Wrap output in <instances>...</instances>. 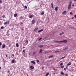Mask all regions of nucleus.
<instances>
[{
  "label": "nucleus",
  "instance_id": "4c0bfd02",
  "mask_svg": "<svg viewBox=\"0 0 76 76\" xmlns=\"http://www.w3.org/2000/svg\"><path fill=\"white\" fill-rule=\"evenodd\" d=\"M2 17L3 18H5V15H3Z\"/></svg>",
  "mask_w": 76,
  "mask_h": 76
},
{
  "label": "nucleus",
  "instance_id": "4be33fe9",
  "mask_svg": "<svg viewBox=\"0 0 76 76\" xmlns=\"http://www.w3.org/2000/svg\"><path fill=\"white\" fill-rule=\"evenodd\" d=\"M11 63H15V60H13L12 61Z\"/></svg>",
  "mask_w": 76,
  "mask_h": 76
},
{
  "label": "nucleus",
  "instance_id": "cd10ccee",
  "mask_svg": "<svg viewBox=\"0 0 76 76\" xmlns=\"http://www.w3.org/2000/svg\"><path fill=\"white\" fill-rule=\"evenodd\" d=\"M65 56L64 57L61 58V59H64V58H65Z\"/></svg>",
  "mask_w": 76,
  "mask_h": 76
},
{
  "label": "nucleus",
  "instance_id": "69168bd1",
  "mask_svg": "<svg viewBox=\"0 0 76 76\" xmlns=\"http://www.w3.org/2000/svg\"><path fill=\"white\" fill-rule=\"evenodd\" d=\"M72 60H73V59H72Z\"/></svg>",
  "mask_w": 76,
  "mask_h": 76
},
{
  "label": "nucleus",
  "instance_id": "9b49d317",
  "mask_svg": "<svg viewBox=\"0 0 76 76\" xmlns=\"http://www.w3.org/2000/svg\"><path fill=\"white\" fill-rule=\"evenodd\" d=\"M51 6L52 9H53V8H54V7H53V3H51Z\"/></svg>",
  "mask_w": 76,
  "mask_h": 76
},
{
  "label": "nucleus",
  "instance_id": "052dcab7",
  "mask_svg": "<svg viewBox=\"0 0 76 76\" xmlns=\"http://www.w3.org/2000/svg\"><path fill=\"white\" fill-rule=\"evenodd\" d=\"M27 76H28V74H27Z\"/></svg>",
  "mask_w": 76,
  "mask_h": 76
},
{
  "label": "nucleus",
  "instance_id": "13d9d810",
  "mask_svg": "<svg viewBox=\"0 0 76 76\" xmlns=\"http://www.w3.org/2000/svg\"><path fill=\"white\" fill-rule=\"evenodd\" d=\"M35 52H34V54H35Z\"/></svg>",
  "mask_w": 76,
  "mask_h": 76
},
{
  "label": "nucleus",
  "instance_id": "a878e982",
  "mask_svg": "<svg viewBox=\"0 0 76 76\" xmlns=\"http://www.w3.org/2000/svg\"><path fill=\"white\" fill-rule=\"evenodd\" d=\"M64 65H63L61 66V68H64Z\"/></svg>",
  "mask_w": 76,
  "mask_h": 76
},
{
  "label": "nucleus",
  "instance_id": "4468645a",
  "mask_svg": "<svg viewBox=\"0 0 76 76\" xmlns=\"http://www.w3.org/2000/svg\"><path fill=\"white\" fill-rule=\"evenodd\" d=\"M31 63H33V64H36L35 62L33 61H31Z\"/></svg>",
  "mask_w": 76,
  "mask_h": 76
},
{
  "label": "nucleus",
  "instance_id": "6ab92c4d",
  "mask_svg": "<svg viewBox=\"0 0 76 76\" xmlns=\"http://www.w3.org/2000/svg\"><path fill=\"white\" fill-rule=\"evenodd\" d=\"M16 46L17 47H19V44L18 43L16 44Z\"/></svg>",
  "mask_w": 76,
  "mask_h": 76
},
{
  "label": "nucleus",
  "instance_id": "dca6fc26",
  "mask_svg": "<svg viewBox=\"0 0 76 76\" xmlns=\"http://www.w3.org/2000/svg\"><path fill=\"white\" fill-rule=\"evenodd\" d=\"M14 16L15 17H17V16H18V14H17L16 13H15L14 14Z\"/></svg>",
  "mask_w": 76,
  "mask_h": 76
},
{
  "label": "nucleus",
  "instance_id": "58836bf2",
  "mask_svg": "<svg viewBox=\"0 0 76 76\" xmlns=\"http://www.w3.org/2000/svg\"><path fill=\"white\" fill-rule=\"evenodd\" d=\"M2 45V43H1V42H0V45L1 46Z\"/></svg>",
  "mask_w": 76,
  "mask_h": 76
},
{
  "label": "nucleus",
  "instance_id": "4d7b16f0",
  "mask_svg": "<svg viewBox=\"0 0 76 76\" xmlns=\"http://www.w3.org/2000/svg\"><path fill=\"white\" fill-rule=\"evenodd\" d=\"M23 48H25V47H24Z\"/></svg>",
  "mask_w": 76,
  "mask_h": 76
},
{
  "label": "nucleus",
  "instance_id": "f8f14e48",
  "mask_svg": "<svg viewBox=\"0 0 76 76\" xmlns=\"http://www.w3.org/2000/svg\"><path fill=\"white\" fill-rule=\"evenodd\" d=\"M5 47H6V45L5 44H3L2 46V48H5Z\"/></svg>",
  "mask_w": 76,
  "mask_h": 76
},
{
  "label": "nucleus",
  "instance_id": "e2e57ef3",
  "mask_svg": "<svg viewBox=\"0 0 76 76\" xmlns=\"http://www.w3.org/2000/svg\"><path fill=\"white\" fill-rule=\"evenodd\" d=\"M12 58H13V57H12Z\"/></svg>",
  "mask_w": 76,
  "mask_h": 76
},
{
  "label": "nucleus",
  "instance_id": "c756f323",
  "mask_svg": "<svg viewBox=\"0 0 76 76\" xmlns=\"http://www.w3.org/2000/svg\"><path fill=\"white\" fill-rule=\"evenodd\" d=\"M25 9H28V7H27V6H24Z\"/></svg>",
  "mask_w": 76,
  "mask_h": 76
},
{
  "label": "nucleus",
  "instance_id": "0eeeda50",
  "mask_svg": "<svg viewBox=\"0 0 76 76\" xmlns=\"http://www.w3.org/2000/svg\"><path fill=\"white\" fill-rule=\"evenodd\" d=\"M38 27L35 28L34 30V32H36L37 31H38Z\"/></svg>",
  "mask_w": 76,
  "mask_h": 76
},
{
  "label": "nucleus",
  "instance_id": "9d476101",
  "mask_svg": "<svg viewBox=\"0 0 76 76\" xmlns=\"http://www.w3.org/2000/svg\"><path fill=\"white\" fill-rule=\"evenodd\" d=\"M53 57H54V56H53V55L50 56L48 57V58H53Z\"/></svg>",
  "mask_w": 76,
  "mask_h": 76
},
{
  "label": "nucleus",
  "instance_id": "680f3d73",
  "mask_svg": "<svg viewBox=\"0 0 76 76\" xmlns=\"http://www.w3.org/2000/svg\"><path fill=\"white\" fill-rule=\"evenodd\" d=\"M73 76V75H71V76Z\"/></svg>",
  "mask_w": 76,
  "mask_h": 76
},
{
  "label": "nucleus",
  "instance_id": "c85d7f7f",
  "mask_svg": "<svg viewBox=\"0 0 76 76\" xmlns=\"http://www.w3.org/2000/svg\"><path fill=\"white\" fill-rule=\"evenodd\" d=\"M39 61L38 60H37V63H39Z\"/></svg>",
  "mask_w": 76,
  "mask_h": 76
},
{
  "label": "nucleus",
  "instance_id": "a211bd4d",
  "mask_svg": "<svg viewBox=\"0 0 76 76\" xmlns=\"http://www.w3.org/2000/svg\"><path fill=\"white\" fill-rule=\"evenodd\" d=\"M70 65H71V62H69V63L67 64V66H70Z\"/></svg>",
  "mask_w": 76,
  "mask_h": 76
},
{
  "label": "nucleus",
  "instance_id": "473e14b6",
  "mask_svg": "<svg viewBox=\"0 0 76 76\" xmlns=\"http://www.w3.org/2000/svg\"><path fill=\"white\" fill-rule=\"evenodd\" d=\"M70 15H73V13L72 12H71L70 13Z\"/></svg>",
  "mask_w": 76,
  "mask_h": 76
},
{
  "label": "nucleus",
  "instance_id": "3c124183",
  "mask_svg": "<svg viewBox=\"0 0 76 76\" xmlns=\"http://www.w3.org/2000/svg\"><path fill=\"white\" fill-rule=\"evenodd\" d=\"M6 56L7 57V54L6 55Z\"/></svg>",
  "mask_w": 76,
  "mask_h": 76
},
{
  "label": "nucleus",
  "instance_id": "49530a36",
  "mask_svg": "<svg viewBox=\"0 0 76 76\" xmlns=\"http://www.w3.org/2000/svg\"><path fill=\"white\" fill-rule=\"evenodd\" d=\"M23 51L24 52H25V50H23Z\"/></svg>",
  "mask_w": 76,
  "mask_h": 76
},
{
  "label": "nucleus",
  "instance_id": "5fc2aeb1",
  "mask_svg": "<svg viewBox=\"0 0 76 76\" xmlns=\"http://www.w3.org/2000/svg\"><path fill=\"white\" fill-rule=\"evenodd\" d=\"M1 66H0V70H1Z\"/></svg>",
  "mask_w": 76,
  "mask_h": 76
},
{
  "label": "nucleus",
  "instance_id": "6e6d98bb",
  "mask_svg": "<svg viewBox=\"0 0 76 76\" xmlns=\"http://www.w3.org/2000/svg\"><path fill=\"white\" fill-rule=\"evenodd\" d=\"M75 1H76V0H74Z\"/></svg>",
  "mask_w": 76,
  "mask_h": 76
},
{
  "label": "nucleus",
  "instance_id": "2eb2a0df",
  "mask_svg": "<svg viewBox=\"0 0 76 76\" xmlns=\"http://www.w3.org/2000/svg\"><path fill=\"white\" fill-rule=\"evenodd\" d=\"M43 47H44L43 45H40L39 46V48H42Z\"/></svg>",
  "mask_w": 76,
  "mask_h": 76
},
{
  "label": "nucleus",
  "instance_id": "1a4fd4ad",
  "mask_svg": "<svg viewBox=\"0 0 76 76\" xmlns=\"http://www.w3.org/2000/svg\"><path fill=\"white\" fill-rule=\"evenodd\" d=\"M58 7H56L55 8V10L57 11L58 10Z\"/></svg>",
  "mask_w": 76,
  "mask_h": 76
},
{
  "label": "nucleus",
  "instance_id": "39448f33",
  "mask_svg": "<svg viewBox=\"0 0 76 76\" xmlns=\"http://www.w3.org/2000/svg\"><path fill=\"white\" fill-rule=\"evenodd\" d=\"M35 23V20H33L31 21V24H34Z\"/></svg>",
  "mask_w": 76,
  "mask_h": 76
},
{
  "label": "nucleus",
  "instance_id": "412c9836",
  "mask_svg": "<svg viewBox=\"0 0 76 76\" xmlns=\"http://www.w3.org/2000/svg\"><path fill=\"white\" fill-rule=\"evenodd\" d=\"M62 34H64V32H62V33H60V34H59L60 35H62Z\"/></svg>",
  "mask_w": 76,
  "mask_h": 76
},
{
  "label": "nucleus",
  "instance_id": "6e6552de",
  "mask_svg": "<svg viewBox=\"0 0 76 76\" xmlns=\"http://www.w3.org/2000/svg\"><path fill=\"white\" fill-rule=\"evenodd\" d=\"M29 68L32 70H33L34 69V67H33V66H30Z\"/></svg>",
  "mask_w": 76,
  "mask_h": 76
},
{
  "label": "nucleus",
  "instance_id": "ddd939ff",
  "mask_svg": "<svg viewBox=\"0 0 76 76\" xmlns=\"http://www.w3.org/2000/svg\"><path fill=\"white\" fill-rule=\"evenodd\" d=\"M42 49H41L40 50V51L39 52V53H42Z\"/></svg>",
  "mask_w": 76,
  "mask_h": 76
},
{
  "label": "nucleus",
  "instance_id": "7ed1b4c3",
  "mask_svg": "<svg viewBox=\"0 0 76 76\" xmlns=\"http://www.w3.org/2000/svg\"><path fill=\"white\" fill-rule=\"evenodd\" d=\"M4 25H7L9 24V21H7L6 22L4 23Z\"/></svg>",
  "mask_w": 76,
  "mask_h": 76
},
{
  "label": "nucleus",
  "instance_id": "c03bdc74",
  "mask_svg": "<svg viewBox=\"0 0 76 76\" xmlns=\"http://www.w3.org/2000/svg\"><path fill=\"white\" fill-rule=\"evenodd\" d=\"M21 24H23V23L22 22H21Z\"/></svg>",
  "mask_w": 76,
  "mask_h": 76
},
{
  "label": "nucleus",
  "instance_id": "2f4dec72",
  "mask_svg": "<svg viewBox=\"0 0 76 76\" xmlns=\"http://www.w3.org/2000/svg\"><path fill=\"white\" fill-rule=\"evenodd\" d=\"M3 3V1L1 0H0V3Z\"/></svg>",
  "mask_w": 76,
  "mask_h": 76
},
{
  "label": "nucleus",
  "instance_id": "e433bc0d",
  "mask_svg": "<svg viewBox=\"0 0 76 76\" xmlns=\"http://www.w3.org/2000/svg\"><path fill=\"white\" fill-rule=\"evenodd\" d=\"M62 65H63V63H61L60 64V66H62Z\"/></svg>",
  "mask_w": 76,
  "mask_h": 76
},
{
  "label": "nucleus",
  "instance_id": "09e8293b",
  "mask_svg": "<svg viewBox=\"0 0 76 76\" xmlns=\"http://www.w3.org/2000/svg\"><path fill=\"white\" fill-rule=\"evenodd\" d=\"M75 18H76V15H75Z\"/></svg>",
  "mask_w": 76,
  "mask_h": 76
},
{
  "label": "nucleus",
  "instance_id": "5701e85b",
  "mask_svg": "<svg viewBox=\"0 0 76 76\" xmlns=\"http://www.w3.org/2000/svg\"><path fill=\"white\" fill-rule=\"evenodd\" d=\"M4 27L3 26H1V29H4Z\"/></svg>",
  "mask_w": 76,
  "mask_h": 76
},
{
  "label": "nucleus",
  "instance_id": "0e129e2a",
  "mask_svg": "<svg viewBox=\"0 0 76 76\" xmlns=\"http://www.w3.org/2000/svg\"><path fill=\"white\" fill-rule=\"evenodd\" d=\"M27 0L28 1V0Z\"/></svg>",
  "mask_w": 76,
  "mask_h": 76
},
{
  "label": "nucleus",
  "instance_id": "ea45409f",
  "mask_svg": "<svg viewBox=\"0 0 76 76\" xmlns=\"http://www.w3.org/2000/svg\"><path fill=\"white\" fill-rule=\"evenodd\" d=\"M64 70H65V71H66V68H64Z\"/></svg>",
  "mask_w": 76,
  "mask_h": 76
},
{
  "label": "nucleus",
  "instance_id": "c9c22d12",
  "mask_svg": "<svg viewBox=\"0 0 76 76\" xmlns=\"http://www.w3.org/2000/svg\"><path fill=\"white\" fill-rule=\"evenodd\" d=\"M22 16H21L20 17V19L21 20L22 19Z\"/></svg>",
  "mask_w": 76,
  "mask_h": 76
},
{
  "label": "nucleus",
  "instance_id": "de8ad7c7",
  "mask_svg": "<svg viewBox=\"0 0 76 76\" xmlns=\"http://www.w3.org/2000/svg\"><path fill=\"white\" fill-rule=\"evenodd\" d=\"M72 7H73V6H74V4H72Z\"/></svg>",
  "mask_w": 76,
  "mask_h": 76
},
{
  "label": "nucleus",
  "instance_id": "f257e3e1",
  "mask_svg": "<svg viewBox=\"0 0 76 76\" xmlns=\"http://www.w3.org/2000/svg\"><path fill=\"white\" fill-rule=\"evenodd\" d=\"M72 1H71L69 2V4L68 5V9L69 10H70V8H71V5H72Z\"/></svg>",
  "mask_w": 76,
  "mask_h": 76
},
{
  "label": "nucleus",
  "instance_id": "bf43d9fd",
  "mask_svg": "<svg viewBox=\"0 0 76 76\" xmlns=\"http://www.w3.org/2000/svg\"><path fill=\"white\" fill-rule=\"evenodd\" d=\"M22 30H23V28H22Z\"/></svg>",
  "mask_w": 76,
  "mask_h": 76
},
{
  "label": "nucleus",
  "instance_id": "864d4df0",
  "mask_svg": "<svg viewBox=\"0 0 76 76\" xmlns=\"http://www.w3.org/2000/svg\"><path fill=\"white\" fill-rule=\"evenodd\" d=\"M53 70H55V71H56V69H54V68L53 69Z\"/></svg>",
  "mask_w": 76,
  "mask_h": 76
},
{
  "label": "nucleus",
  "instance_id": "bb28decb",
  "mask_svg": "<svg viewBox=\"0 0 76 76\" xmlns=\"http://www.w3.org/2000/svg\"><path fill=\"white\" fill-rule=\"evenodd\" d=\"M67 48H68V47H67L66 48H65V49H64V50H67Z\"/></svg>",
  "mask_w": 76,
  "mask_h": 76
},
{
  "label": "nucleus",
  "instance_id": "f3484780",
  "mask_svg": "<svg viewBox=\"0 0 76 76\" xmlns=\"http://www.w3.org/2000/svg\"><path fill=\"white\" fill-rule=\"evenodd\" d=\"M44 15V12L43 11L40 14L41 15Z\"/></svg>",
  "mask_w": 76,
  "mask_h": 76
},
{
  "label": "nucleus",
  "instance_id": "72a5a7b5",
  "mask_svg": "<svg viewBox=\"0 0 76 76\" xmlns=\"http://www.w3.org/2000/svg\"><path fill=\"white\" fill-rule=\"evenodd\" d=\"M42 39V38L41 37L40 38H39V40L40 41V40H41Z\"/></svg>",
  "mask_w": 76,
  "mask_h": 76
},
{
  "label": "nucleus",
  "instance_id": "b1692460",
  "mask_svg": "<svg viewBox=\"0 0 76 76\" xmlns=\"http://www.w3.org/2000/svg\"><path fill=\"white\" fill-rule=\"evenodd\" d=\"M61 75H64V73H63V71H61Z\"/></svg>",
  "mask_w": 76,
  "mask_h": 76
},
{
  "label": "nucleus",
  "instance_id": "393cba45",
  "mask_svg": "<svg viewBox=\"0 0 76 76\" xmlns=\"http://www.w3.org/2000/svg\"><path fill=\"white\" fill-rule=\"evenodd\" d=\"M49 75V73H47L45 75L46 76H48V75Z\"/></svg>",
  "mask_w": 76,
  "mask_h": 76
},
{
  "label": "nucleus",
  "instance_id": "423d86ee",
  "mask_svg": "<svg viewBox=\"0 0 76 76\" xmlns=\"http://www.w3.org/2000/svg\"><path fill=\"white\" fill-rule=\"evenodd\" d=\"M32 17H33V18H34V17H35V15H30L29 16V18H32Z\"/></svg>",
  "mask_w": 76,
  "mask_h": 76
},
{
  "label": "nucleus",
  "instance_id": "79ce46f5",
  "mask_svg": "<svg viewBox=\"0 0 76 76\" xmlns=\"http://www.w3.org/2000/svg\"><path fill=\"white\" fill-rule=\"evenodd\" d=\"M12 56H13V57H14V56H15V55L12 54Z\"/></svg>",
  "mask_w": 76,
  "mask_h": 76
},
{
  "label": "nucleus",
  "instance_id": "7c9ffc66",
  "mask_svg": "<svg viewBox=\"0 0 76 76\" xmlns=\"http://www.w3.org/2000/svg\"><path fill=\"white\" fill-rule=\"evenodd\" d=\"M55 52L56 53H58V52H59V51H58V50H56V51H55Z\"/></svg>",
  "mask_w": 76,
  "mask_h": 76
},
{
  "label": "nucleus",
  "instance_id": "8fccbe9b",
  "mask_svg": "<svg viewBox=\"0 0 76 76\" xmlns=\"http://www.w3.org/2000/svg\"><path fill=\"white\" fill-rule=\"evenodd\" d=\"M74 19V17H73L72 18V19Z\"/></svg>",
  "mask_w": 76,
  "mask_h": 76
},
{
  "label": "nucleus",
  "instance_id": "20e7f679",
  "mask_svg": "<svg viewBox=\"0 0 76 76\" xmlns=\"http://www.w3.org/2000/svg\"><path fill=\"white\" fill-rule=\"evenodd\" d=\"M67 13V11H64L62 13V15H66Z\"/></svg>",
  "mask_w": 76,
  "mask_h": 76
},
{
  "label": "nucleus",
  "instance_id": "f03ea898",
  "mask_svg": "<svg viewBox=\"0 0 76 76\" xmlns=\"http://www.w3.org/2000/svg\"><path fill=\"white\" fill-rule=\"evenodd\" d=\"M55 42H64V43H66L67 42V41L66 40H63L61 41H55Z\"/></svg>",
  "mask_w": 76,
  "mask_h": 76
},
{
  "label": "nucleus",
  "instance_id": "a18cd8bd",
  "mask_svg": "<svg viewBox=\"0 0 76 76\" xmlns=\"http://www.w3.org/2000/svg\"><path fill=\"white\" fill-rule=\"evenodd\" d=\"M11 47V46L9 45V46H8V47H9V48H10V47Z\"/></svg>",
  "mask_w": 76,
  "mask_h": 76
},
{
  "label": "nucleus",
  "instance_id": "603ef678",
  "mask_svg": "<svg viewBox=\"0 0 76 76\" xmlns=\"http://www.w3.org/2000/svg\"><path fill=\"white\" fill-rule=\"evenodd\" d=\"M8 72L9 73H10V71L8 70Z\"/></svg>",
  "mask_w": 76,
  "mask_h": 76
},
{
  "label": "nucleus",
  "instance_id": "a19ab883",
  "mask_svg": "<svg viewBox=\"0 0 76 76\" xmlns=\"http://www.w3.org/2000/svg\"><path fill=\"white\" fill-rule=\"evenodd\" d=\"M65 76H68V75H67V74H66L65 75Z\"/></svg>",
  "mask_w": 76,
  "mask_h": 76
},
{
  "label": "nucleus",
  "instance_id": "37998d69",
  "mask_svg": "<svg viewBox=\"0 0 76 76\" xmlns=\"http://www.w3.org/2000/svg\"><path fill=\"white\" fill-rule=\"evenodd\" d=\"M66 69H68V66H66Z\"/></svg>",
  "mask_w": 76,
  "mask_h": 76
},
{
  "label": "nucleus",
  "instance_id": "f704fd0d",
  "mask_svg": "<svg viewBox=\"0 0 76 76\" xmlns=\"http://www.w3.org/2000/svg\"><path fill=\"white\" fill-rule=\"evenodd\" d=\"M26 43H28V40H26Z\"/></svg>",
  "mask_w": 76,
  "mask_h": 76
},
{
  "label": "nucleus",
  "instance_id": "aec40b11",
  "mask_svg": "<svg viewBox=\"0 0 76 76\" xmlns=\"http://www.w3.org/2000/svg\"><path fill=\"white\" fill-rule=\"evenodd\" d=\"M42 31H43V29L40 30L38 32H42Z\"/></svg>",
  "mask_w": 76,
  "mask_h": 76
}]
</instances>
